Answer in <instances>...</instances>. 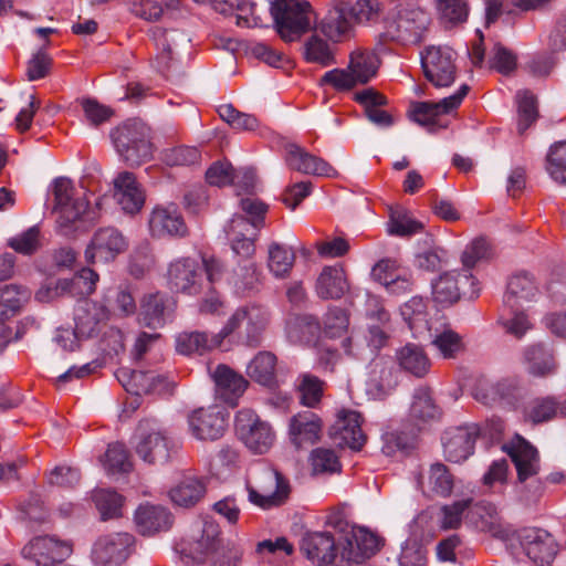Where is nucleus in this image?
I'll return each mask as SVG.
<instances>
[{
  "mask_svg": "<svg viewBox=\"0 0 566 566\" xmlns=\"http://www.w3.org/2000/svg\"><path fill=\"white\" fill-rule=\"evenodd\" d=\"M106 318L104 307L95 302L85 301L75 310V333L78 337H91Z\"/></svg>",
  "mask_w": 566,
  "mask_h": 566,
  "instance_id": "nucleus-38",
  "label": "nucleus"
},
{
  "mask_svg": "<svg viewBox=\"0 0 566 566\" xmlns=\"http://www.w3.org/2000/svg\"><path fill=\"white\" fill-rule=\"evenodd\" d=\"M431 345L444 359H455L467 349L463 337L449 326L429 328Z\"/></svg>",
  "mask_w": 566,
  "mask_h": 566,
  "instance_id": "nucleus-37",
  "label": "nucleus"
},
{
  "mask_svg": "<svg viewBox=\"0 0 566 566\" xmlns=\"http://www.w3.org/2000/svg\"><path fill=\"white\" fill-rule=\"evenodd\" d=\"M530 374L538 377L551 375L555 370L552 353L543 345L531 346L525 354Z\"/></svg>",
  "mask_w": 566,
  "mask_h": 566,
  "instance_id": "nucleus-47",
  "label": "nucleus"
},
{
  "mask_svg": "<svg viewBox=\"0 0 566 566\" xmlns=\"http://www.w3.org/2000/svg\"><path fill=\"white\" fill-rule=\"evenodd\" d=\"M380 61L370 51H355L350 54L348 70L357 84L368 83L377 73Z\"/></svg>",
  "mask_w": 566,
  "mask_h": 566,
  "instance_id": "nucleus-41",
  "label": "nucleus"
},
{
  "mask_svg": "<svg viewBox=\"0 0 566 566\" xmlns=\"http://www.w3.org/2000/svg\"><path fill=\"white\" fill-rule=\"evenodd\" d=\"M432 296L437 303L453 304L460 298L458 279L453 272L441 274L432 283Z\"/></svg>",
  "mask_w": 566,
  "mask_h": 566,
  "instance_id": "nucleus-49",
  "label": "nucleus"
},
{
  "mask_svg": "<svg viewBox=\"0 0 566 566\" xmlns=\"http://www.w3.org/2000/svg\"><path fill=\"white\" fill-rule=\"evenodd\" d=\"M517 105V133L523 135L538 118L537 98L530 91H520L515 96Z\"/></svg>",
  "mask_w": 566,
  "mask_h": 566,
  "instance_id": "nucleus-45",
  "label": "nucleus"
},
{
  "mask_svg": "<svg viewBox=\"0 0 566 566\" xmlns=\"http://www.w3.org/2000/svg\"><path fill=\"white\" fill-rule=\"evenodd\" d=\"M72 184L67 178H57L54 181V211L59 212L57 226L63 234L69 233L72 223L81 218L88 208L84 198L72 200Z\"/></svg>",
  "mask_w": 566,
  "mask_h": 566,
  "instance_id": "nucleus-13",
  "label": "nucleus"
},
{
  "mask_svg": "<svg viewBox=\"0 0 566 566\" xmlns=\"http://www.w3.org/2000/svg\"><path fill=\"white\" fill-rule=\"evenodd\" d=\"M301 552L315 564L331 565L337 558V545L328 532L306 533L300 543Z\"/></svg>",
  "mask_w": 566,
  "mask_h": 566,
  "instance_id": "nucleus-23",
  "label": "nucleus"
},
{
  "mask_svg": "<svg viewBox=\"0 0 566 566\" xmlns=\"http://www.w3.org/2000/svg\"><path fill=\"white\" fill-rule=\"evenodd\" d=\"M200 151L196 147L178 146L161 153L163 161L168 166H188L199 163Z\"/></svg>",
  "mask_w": 566,
  "mask_h": 566,
  "instance_id": "nucleus-58",
  "label": "nucleus"
},
{
  "mask_svg": "<svg viewBox=\"0 0 566 566\" xmlns=\"http://www.w3.org/2000/svg\"><path fill=\"white\" fill-rule=\"evenodd\" d=\"M72 541L44 535L32 538L21 551L23 558L36 566H55L66 563L73 555Z\"/></svg>",
  "mask_w": 566,
  "mask_h": 566,
  "instance_id": "nucleus-8",
  "label": "nucleus"
},
{
  "mask_svg": "<svg viewBox=\"0 0 566 566\" xmlns=\"http://www.w3.org/2000/svg\"><path fill=\"white\" fill-rule=\"evenodd\" d=\"M287 166L302 174H310L323 177H335L337 171L327 161L318 158L296 144H287L286 147Z\"/></svg>",
  "mask_w": 566,
  "mask_h": 566,
  "instance_id": "nucleus-25",
  "label": "nucleus"
},
{
  "mask_svg": "<svg viewBox=\"0 0 566 566\" xmlns=\"http://www.w3.org/2000/svg\"><path fill=\"white\" fill-rule=\"evenodd\" d=\"M422 492L429 496L447 497L452 493L454 478L443 463L430 465L426 475L419 478Z\"/></svg>",
  "mask_w": 566,
  "mask_h": 566,
  "instance_id": "nucleus-34",
  "label": "nucleus"
},
{
  "mask_svg": "<svg viewBox=\"0 0 566 566\" xmlns=\"http://www.w3.org/2000/svg\"><path fill=\"white\" fill-rule=\"evenodd\" d=\"M479 429L475 424L451 428L443 437V450L448 461L459 463L472 453Z\"/></svg>",
  "mask_w": 566,
  "mask_h": 566,
  "instance_id": "nucleus-20",
  "label": "nucleus"
},
{
  "mask_svg": "<svg viewBox=\"0 0 566 566\" xmlns=\"http://www.w3.org/2000/svg\"><path fill=\"white\" fill-rule=\"evenodd\" d=\"M127 241L120 231L113 227L98 229L85 251L90 263H108L126 251Z\"/></svg>",
  "mask_w": 566,
  "mask_h": 566,
  "instance_id": "nucleus-16",
  "label": "nucleus"
},
{
  "mask_svg": "<svg viewBox=\"0 0 566 566\" xmlns=\"http://www.w3.org/2000/svg\"><path fill=\"white\" fill-rule=\"evenodd\" d=\"M398 366L406 373L423 378L430 370L431 361L422 347L407 344L399 348L395 355Z\"/></svg>",
  "mask_w": 566,
  "mask_h": 566,
  "instance_id": "nucleus-36",
  "label": "nucleus"
},
{
  "mask_svg": "<svg viewBox=\"0 0 566 566\" xmlns=\"http://www.w3.org/2000/svg\"><path fill=\"white\" fill-rule=\"evenodd\" d=\"M148 227L151 235L156 238H185L189 233L181 213L174 206L155 207L150 212Z\"/></svg>",
  "mask_w": 566,
  "mask_h": 566,
  "instance_id": "nucleus-18",
  "label": "nucleus"
},
{
  "mask_svg": "<svg viewBox=\"0 0 566 566\" xmlns=\"http://www.w3.org/2000/svg\"><path fill=\"white\" fill-rule=\"evenodd\" d=\"M513 556L516 563H533L536 566L551 565L558 552V544L551 533L537 527L523 528L517 534Z\"/></svg>",
  "mask_w": 566,
  "mask_h": 566,
  "instance_id": "nucleus-6",
  "label": "nucleus"
},
{
  "mask_svg": "<svg viewBox=\"0 0 566 566\" xmlns=\"http://www.w3.org/2000/svg\"><path fill=\"white\" fill-rule=\"evenodd\" d=\"M469 92V86L462 84L457 93L444 97L440 102H415L410 106V117L419 125L432 124L436 117L448 114L457 108Z\"/></svg>",
  "mask_w": 566,
  "mask_h": 566,
  "instance_id": "nucleus-21",
  "label": "nucleus"
},
{
  "mask_svg": "<svg viewBox=\"0 0 566 566\" xmlns=\"http://www.w3.org/2000/svg\"><path fill=\"white\" fill-rule=\"evenodd\" d=\"M348 11L349 3L338 1L327 11L321 21L315 22L313 28L334 43L343 42L349 39L353 33V23Z\"/></svg>",
  "mask_w": 566,
  "mask_h": 566,
  "instance_id": "nucleus-19",
  "label": "nucleus"
},
{
  "mask_svg": "<svg viewBox=\"0 0 566 566\" xmlns=\"http://www.w3.org/2000/svg\"><path fill=\"white\" fill-rule=\"evenodd\" d=\"M470 514L475 524L482 531L490 532L493 535H501L503 531L497 522L496 507L491 503H476L470 507Z\"/></svg>",
  "mask_w": 566,
  "mask_h": 566,
  "instance_id": "nucleus-51",
  "label": "nucleus"
},
{
  "mask_svg": "<svg viewBox=\"0 0 566 566\" xmlns=\"http://www.w3.org/2000/svg\"><path fill=\"white\" fill-rule=\"evenodd\" d=\"M269 324V312L256 303L240 306L224 324L218 337L233 336L242 345L255 348L262 343L263 333Z\"/></svg>",
  "mask_w": 566,
  "mask_h": 566,
  "instance_id": "nucleus-2",
  "label": "nucleus"
},
{
  "mask_svg": "<svg viewBox=\"0 0 566 566\" xmlns=\"http://www.w3.org/2000/svg\"><path fill=\"white\" fill-rule=\"evenodd\" d=\"M322 427V420L316 413L308 410L298 412L290 420V436L292 443L296 449H300L304 443L313 444L317 442Z\"/></svg>",
  "mask_w": 566,
  "mask_h": 566,
  "instance_id": "nucleus-30",
  "label": "nucleus"
},
{
  "mask_svg": "<svg viewBox=\"0 0 566 566\" xmlns=\"http://www.w3.org/2000/svg\"><path fill=\"white\" fill-rule=\"evenodd\" d=\"M188 423L191 434L201 441H216L223 437L228 428L227 415L217 406L193 410Z\"/></svg>",
  "mask_w": 566,
  "mask_h": 566,
  "instance_id": "nucleus-14",
  "label": "nucleus"
},
{
  "mask_svg": "<svg viewBox=\"0 0 566 566\" xmlns=\"http://www.w3.org/2000/svg\"><path fill=\"white\" fill-rule=\"evenodd\" d=\"M172 312L170 298L161 292L145 294L139 302L138 322L142 326L158 329Z\"/></svg>",
  "mask_w": 566,
  "mask_h": 566,
  "instance_id": "nucleus-24",
  "label": "nucleus"
},
{
  "mask_svg": "<svg viewBox=\"0 0 566 566\" xmlns=\"http://www.w3.org/2000/svg\"><path fill=\"white\" fill-rule=\"evenodd\" d=\"M270 12L275 30L284 42L298 41L313 29L311 15L314 11L306 0H275L271 3Z\"/></svg>",
  "mask_w": 566,
  "mask_h": 566,
  "instance_id": "nucleus-3",
  "label": "nucleus"
},
{
  "mask_svg": "<svg viewBox=\"0 0 566 566\" xmlns=\"http://www.w3.org/2000/svg\"><path fill=\"white\" fill-rule=\"evenodd\" d=\"M440 19L446 27H452L464 22L468 18L469 8L464 0H440Z\"/></svg>",
  "mask_w": 566,
  "mask_h": 566,
  "instance_id": "nucleus-59",
  "label": "nucleus"
},
{
  "mask_svg": "<svg viewBox=\"0 0 566 566\" xmlns=\"http://www.w3.org/2000/svg\"><path fill=\"white\" fill-rule=\"evenodd\" d=\"M546 163V170L552 179L566 186V142L551 146Z\"/></svg>",
  "mask_w": 566,
  "mask_h": 566,
  "instance_id": "nucleus-52",
  "label": "nucleus"
},
{
  "mask_svg": "<svg viewBox=\"0 0 566 566\" xmlns=\"http://www.w3.org/2000/svg\"><path fill=\"white\" fill-rule=\"evenodd\" d=\"M221 338L209 339L202 332H184L176 338V350L181 355H202L205 352L221 344Z\"/></svg>",
  "mask_w": 566,
  "mask_h": 566,
  "instance_id": "nucleus-43",
  "label": "nucleus"
},
{
  "mask_svg": "<svg viewBox=\"0 0 566 566\" xmlns=\"http://www.w3.org/2000/svg\"><path fill=\"white\" fill-rule=\"evenodd\" d=\"M559 412V406L552 397L536 398L526 409V417L533 423L548 421Z\"/></svg>",
  "mask_w": 566,
  "mask_h": 566,
  "instance_id": "nucleus-56",
  "label": "nucleus"
},
{
  "mask_svg": "<svg viewBox=\"0 0 566 566\" xmlns=\"http://www.w3.org/2000/svg\"><path fill=\"white\" fill-rule=\"evenodd\" d=\"M114 197L126 213H137L145 203V195L133 172L123 171L114 179Z\"/></svg>",
  "mask_w": 566,
  "mask_h": 566,
  "instance_id": "nucleus-27",
  "label": "nucleus"
},
{
  "mask_svg": "<svg viewBox=\"0 0 566 566\" xmlns=\"http://www.w3.org/2000/svg\"><path fill=\"white\" fill-rule=\"evenodd\" d=\"M235 434L248 449L255 453H265L275 439L274 431L268 421L262 420L255 411L242 409L234 419Z\"/></svg>",
  "mask_w": 566,
  "mask_h": 566,
  "instance_id": "nucleus-7",
  "label": "nucleus"
},
{
  "mask_svg": "<svg viewBox=\"0 0 566 566\" xmlns=\"http://www.w3.org/2000/svg\"><path fill=\"white\" fill-rule=\"evenodd\" d=\"M134 521L137 531L144 536L168 531L174 522L171 513L161 505L142 504L137 507Z\"/></svg>",
  "mask_w": 566,
  "mask_h": 566,
  "instance_id": "nucleus-26",
  "label": "nucleus"
},
{
  "mask_svg": "<svg viewBox=\"0 0 566 566\" xmlns=\"http://www.w3.org/2000/svg\"><path fill=\"white\" fill-rule=\"evenodd\" d=\"M538 294V289L534 277L528 273H518L513 275L505 293L504 302L512 310H518L525 304L533 302Z\"/></svg>",
  "mask_w": 566,
  "mask_h": 566,
  "instance_id": "nucleus-33",
  "label": "nucleus"
},
{
  "mask_svg": "<svg viewBox=\"0 0 566 566\" xmlns=\"http://www.w3.org/2000/svg\"><path fill=\"white\" fill-rule=\"evenodd\" d=\"M260 283L258 266L252 261H247L234 272V286L238 292L247 293L256 289Z\"/></svg>",
  "mask_w": 566,
  "mask_h": 566,
  "instance_id": "nucleus-64",
  "label": "nucleus"
},
{
  "mask_svg": "<svg viewBox=\"0 0 566 566\" xmlns=\"http://www.w3.org/2000/svg\"><path fill=\"white\" fill-rule=\"evenodd\" d=\"M295 263V253L284 243L271 242L268 249V268L276 277H286Z\"/></svg>",
  "mask_w": 566,
  "mask_h": 566,
  "instance_id": "nucleus-42",
  "label": "nucleus"
},
{
  "mask_svg": "<svg viewBox=\"0 0 566 566\" xmlns=\"http://www.w3.org/2000/svg\"><path fill=\"white\" fill-rule=\"evenodd\" d=\"M102 462L109 473L127 472L132 468L128 451L122 443L109 444Z\"/></svg>",
  "mask_w": 566,
  "mask_h": 566,
  "instance_id": "nucleus-55",
  "label": "nucleus"
},
{
  "mask_svg": "<svg viewBox=\"0 0 566 566\" xmlns=\"http://www.w3.org/2000/svg\"><path fill=\"white\" fill-rule=\"evenodd\" d=\"M135 537L129 533L101 536L94 544L92 555L96 564L120 565L132 554Z\"/></svg>",
  "mask_w": 566,
  "mask_h": 566,
  "instance_id": "nucleus-17",
  "label": "nucleus"
},
{
  "mask_svg": "<svg viewBox=\"0 0 566 566\" xmlns=\"http://www.w3.org/2000/svg\"><path fill=\"white\" fill-rule=\"evenodd\" d=\"M422 229V222L402 212L392 213L388 222V233L391 235L408 237L420 232Z\"/></svg>",
  "mask_w": 566,
  "mask_h": 566,
  "instance_id": "nucleus-63",
  "label": "nucleus"
},
{
  "mask_svg": "<svg viewBox=\"0 0 566 566\" xmlns=\"http://www.w3.org/2000/svg\"><path fill=\"white\" fill-rule=\"evenodd\" d=\"M506 450L517 472L514 486L516 501L526 507L536 505L544 494V483L537 478L539 472L537 450L521 437Z\"/></svg>",
  "mask_w": 566,
  "mask_h": 566,
  "instance_id": "nucleus-1",
  "label": "nucleus"
},
{
  "mask_svg": "<svg viewBox=\"0 0 566 566\" xmlns=\"http://www.w3.org/2000/svg\"><path fill=\"white\" fill-rule=\"evenodd\" d=\"M277 358L272 352H259L248 364L247 375L254 382L273 389L277 385Z\"/></svg>",
  "mask_w": 566,
  "mask_h": 566,
  "instance_id": "nucleus-35",
  "label": "nucleus"
},
{
  "mask_svg": "<svg viewBox=\"0 0 566 566\" xmlns=\"http://www.w3.org/2000/svg\"><path fill=\"white\" fill-rule=\"evenodd\" d=\"M114 146L129 167H138L153 156L149 128L139 119H128L112 134Z\"/></svg>",
  "mask_w": 566,
  "mask_h": 566,
  "instance_id": "nucleus-4",
  "label": "nucleus"
},
{
  "mask_svg": "<svg viewBox=\"0 0 566 566\" xmlns=\"http://www.w3.org/2000/svg\"><path fill=\"white\" fill-rule=\"evenodd\" d=\"M217 395L234 407L249 386V381L227 365H218L212 373Z\"/></svg>",
  "mask_w": 566,
  "mask_h": 566,
  "instance_id": "nucleus-28",
  "label": "nucleus"
},
{
  "mask_svg": "<svg viewBox=\"0 0 566 566\" xmlns=\"http://www.w3.org/2000/svg\"><path fill=\"white\" fill-rule=\"evenodd\" d=\"M201 265L191 258H182L169 265L168 283L176 292L197 294L200 291Z\"/></svg>",
  "mask_w": 566,
  "mask_h": 566,
  "instance_id": "nucleus-22",
  "label": "nucleus"
},
{
  "mask_svg": "<svg viewBox=\"0 0 566 566\" xmlns=\"http://www.w3.org/2000/svg\"><path fill=\"white\" fill-rule=\"evenodd\" d=\"M205 493V484L197 478L188 476L170 490L169 496L175 505L187 509L196 505Z\"/></svg>",
  "mask_w": 566,
  "mask_h": 566,
  "instance_id": "nucleus-40",
  "label": "nucleus"
},
{
  "mask_svg": "<svg viewBox=\"0 0 566 566\" xmlns=\"http://www.w3.org/2000/svg\"><path fill=\"white\" fill-rule=\"evenodd\" d=\"M303 55L307 62L317 63L323 66L335 63L334 53L329 44L316 33L312 34L304 42Z\"/></svg>",
  "mask_w": 566,
  "mask_h": 566,
  "instance_id": "nucleus-48",
  "label": "nucleus"
},
{
  "mask_svg": "<svg viewBox=\"0 0 566 566\" xmlns=\"http://www.w3.org/2000/svg\"><path fill=\"white\" fill-rule=\"evenodd\" d=\"M294 337L305 344L314 343L321 332L318 319L308 314L296 316L291 324Z\"/></svg>",
  "mask_w": 566,
  "mask_h": 566,
  "instance_id": "nucleus-54",
  "label": "nucleus"
},
{
  "mask_svg": "<svg viewBox=\"0 0 566 566\" xmlns=\"http://www.w3.org/2000/svg\"><path fill=\"white\" fill-rule=\"evenodd\" d=\"M439 415L440 410L433 400L431 389L429 387L416 389L410 407V417L413 420L427 422L437 419Z\"/></svg>",
  "mask_w": 566,
  "mask_h": 566,
  "instance_id": "nucleus-44",
  "label": "nucleus"
},
{
  "mask_svg": "<svg viewBox=\"0 0 566 566\" xmlns=\"http://www.w3.org/2000/svg\"><path fill=\"white\" fill-rule=\"evenodd\" d=\"M135 452L148 465L163 467L178 452V448L155 421L142 420L137 427Z\"/></svg>",
  "mask_w": 566,
  "mask_h": 566,
  "instance_id": "nucleus-5",
  "label": "nucleus"
},
{
  "mask_svg": "<svg viewBox=\"0 0 566 566\" xmlns=\"http://www.w3.org/2000/svg\"><path fill=\"white\" fill-rule=\"evenodd\" d=\"M258 231L259 229L250 228L245 217L234 216L227 228L232 251L242 258H251L255 252L254 240Z\"/></svg>",
  "mask_w": 566,
  "mask_h": 566,
  "instance_id": "nucleus-31",
  "label": "nucleus"
},
{
  "mask_svg": "<svg viewBox=\"0 0 566 566\" xmlns=\"http://www.w3.org/2000/svg\"><path fill=\"white\" fill-rule=\"evenodd\" d=\"M92 499L103 521L117 518L122 515L124 499L116 491L98 489L93 492Z\"/></svg>",
  "mask_w": 566,
  "mask_h": 566,
  "instance_id": "nucleus-46",
  "label": "nucleus"
},
{
  "mask_svg": "<svg viewBox=\"0 0 566 566\" xmlns=\"http://www.w3.org/2000/svg\"><path fill=\"white\" fill-rule=\"evenodd\" d=\"M429 21L428 13L419 8L403 9L395 18L386 21L384 36L400 43H417L427 30Z\"/></svg>",
  "mask_w": 566,
  "mask_h": 566,
  "instance_id": "nucleus-10",
  "label": "nucleus"
},
{
  "mask_svg": "<svg viewBox=\"0 0 566 566\" xmlns=\"http://www.w3.org/2000/svg\"><path fill=\"white\" fill-rule=\"evenodd\" d=\"M382 539L367 528L353 530L338 544L340 562L364 564L380 551Z\"/></svg>",
  "mask_w": 566,
  "mask_h": 566,
  "instance_id": "nucleus-11",
  "label": "nucleus"
},
{
  "mask_svg": "<svg viewBox=\"0 0 566 566\" xmlns=\"http://www.w3.org/2000/svg\"><path fill=\"white\" fill-rule=\"evenodd\" d=\"M472 505V499H463L441 507V527L454 530L461 525L463 513Z\"/></svg>",
  "mask_w": 566,
  "mask_h": 566,
  "instance_id": "nucleus-62",
  "label": "nucleus"
},
{
  "mask_svg": "<svg viewBox=\"0 0 566 566\" xmlns=\"http://www.w3.org/2000/svg\"><path fill=\"white\" fill-rule=\"evenodd\" d=\"M473 396L486 406L501 403L515 407L524 398L525 389L516 377L502 378L494 384L485 377H480L474 385Z\"/></svg>",
  "mask_w": 566,
  "mask_h": 566,
  "instance_id": "nucleus-9",
  "label": "nucleus"
},
{
  "mask_svg": "<svg viewBox=\"0 0 566 566\" xmlns=\"http://www.w3.org/2000/svg\"><path fill=\"white\" fill-rule=\"evenodd\" d=\"M254 2L248 0H212V8L224 15L232 14L233 11L243 12L249 10L251 12V18L237 13L238 27L259 28L263 25V19L256 12Z\"/></svg>",
  "mask_w": 566,
  "mask_h": 566,
  "instance_id": "nucleus-39",
  "label": "nucleus"
},
{
  "mask_svg": "<svg viewBox=\"0 0 566 566\" xmlns=\"http://www.w3.org/2000/svg\"><path fill=\"white\" fill-rule=\"evenodd\" d=\"M220 530L219 526L213 522H205L202 534L200 539L197 542L196 555L193 560L196 563H205L203 556L214 553L220 544Z\"/></svg>",
  "mask_w": 566,
  "mask_h": 566,
  "instance_id": "nucleus-53",
  "label": "nucleus"
},
{
  "mask_svg": "<svg viewBox=\"0 0 566 566\" xmlns=\"http://www.w3.org/2000/svg\"><path fill=\"white\" fill-rule=\"evenodd\" d=\"M316 293L323 300H339L349 291V283L342 266H325L316 280Z\"/></svg>",
  "mask_w": 566,
  "mask_h": 566,
  "instance_id": "nucleus-32",
  "label": "nucleus"
},
{
  "mask_svg": "<svg viewBox=\"0 0 566 566\" xmlns=\"http://www.w3.org/2000/svg\"><path fill=\"white\" fill-rule=\"evenodd\" d=\"M328 437L338 448L347 447L359 451L366 442V436L360 428V415L354 410H339L328 429Z\"/></svg>",
  "mask_w": 566,
  "mask_h": 566,
  "instance_id": "nucleus-15",
  "label": "nucleus"
},
{
  "mask_svg": "<svg viewBox=\"0 0 566 566\" xmlns=\"http://www.w3.org/2000/svg\"><path fill=\"white\" fill-rule=\"evenodd\" d=\"M426 78L437 88L449 87L455 80L457 66L450 49L431 46L421 56Z\"/></svg>",
  "mask_w": 566,
  "mask_h": 566,
  "instance_id": "nucleus-12",
  "label": "nucleus"
},
{
  "mask_svg": "<svg viewBox=\"0 0 566 566\" xmlns=\"http://www.w3.org/2000/svg\"><path fill=\"white\" fill-rule=\"evenodd\" d=\"M297 388L301 394V402L304 406L313 408L321 401L323 381L318 377L311 374L302 375Z\"/></svg>",
  "mask_w": 566,
  "mask_h": 566,
  "instance_id": "nucleus-57",
  "label": "nucleus"
},
{
  "mask_svg": "<svg viewBox=\"0 0 566 566\" xmlns=\"http://www.w3.org/2000/svg\"><path fill=\"white\" fill-rule=\"evenodd\" d=\"M310 460L314 473H335L342 468L337 454L326 448L313 450Z\"/></svg>",
  "mask_w": 566,
  "mask_h": 566,
  "instance_id": "nucleus-60",
  "label": "nucleus"
},
{
  "mask_svg": "<svg viewBox=\"0 0 566 566\" xmlns=\"http://www.w3.org/2000/svg\"><path fill=\"white\" fill-rule=\"evenodd\" d=\"M75 282L70 279H60L42 285L35 293V298L42 303H50L67 294H72Z\"/></svg>",
  "mask_w": 566,
  "mask_h": 566,
  "instance_id": "nucleus-61",
  "label": "nucleus"
},
{
  "mask_svg": "<svg viewBox=\"0 0 566 566\" xmlns=\"http://www.w3.org/2000/svg\"><path fill=\"white\" fill-rule=\"evenodd\" d=\"M493 256V248L485 237L474 238L464 249L461 262L464 269H473L480 261L490 260Z\"/></svg>",
  "mask_w": 566,
  "mask_h": 566,
  "instance_id": "nucleus-50",
  "label": "nucleus"
},
{
  "mask_svg": "<svg viewBox=\"0 0 566 566\" xmlns=\"http://www.w3.org/2000/svg\"><path fill=\"white\" fill-rule=\"evenodd\" d=\"M263 483H268L269 488L262 485V493L253 489L249 491V497L251 502L261 507L280 505L284 502L290 493V486L287 482L276 470H268L263 474Z\"/></svg>",
  "mask_w": 566,
  "mask_h": 566,
  "instance_id": "nucleus-29",
  "label": "nucleus"
}]
</instances>
